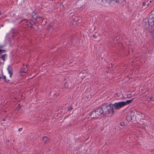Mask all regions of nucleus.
<instances>
[{
    "label": "nucleus",
    "instance_id": "nucleus-1",
    "mask_svg": "<svg viewBox=\"0 0 154 154\" xmlns=\"http://www.w3.org/2000/svg\"><path fill=\"white\" fill-rule=\"evenodd\" d=\"M133 100L134 99H132L131 100H128L125 101H122L115 103L112 104L115 109L118 110L131 103Z\"/></svg>",
    "mask_w": 154,
    "mask_h": 154
},
{
    "label": "nucleus",
    "instance_id": "nucleus-2",
    "mask_svg": "<svg viewBox=\"0 0 154 154\" xmlns=\"http://www.w3.org/2000/svg\"><path fill=\"white\" fill-rule=\"evenodd\" d=\"M103 112L102 108H99L95 111H92L89 113V116L92 119H96L99 118L100 116Z\"/></svg>",
    "mask_w": 154,
    "mask_h": 154
},
{
    "label": "nucleus",
    "instance_id": "nucleus-3",
    "mask_svg": "<svg viewBox=\"0 0 154 154\" xmlns=\"http://www.w3.org/2000/svg\"><path fill=\"white\" fill-rule=\"evenodd\" d=\"M144 20H146L145 19ZM149 26L154 27V10L152 11L149 17V19H146Z\"/></svg>",
    "mask_w": 154,
    "mask_h": 154
},
{
    "label": "nucleus",
    "instance_id": "nucleus-4",
    "mask_svg": "<svg viewBox=\"0 0 154 154\" xmlns=\"http://www.w3.org/2000/svg\"><path fill=\"white\" fill-rule=\"evenodd\" d=\"M32 20L34 23L36 25V23H38L43 21L42 18L37 17L35 12H33L32 13Z\"/></svg>",
    "mask_w": 154,
    "mask_h": 154
},
{
    "label": "nucleus",
    "instance_id": "nucleus-5",
    "mask_svg": "<svg viewBox=\"0 0 154 154\" xmlns=\"http://www.w3.org/2000/svg\"><path fill=\"white\" fill-rule=\"evenodd\" d=\"M106 108L108 114H110V116L113 114L114 112L113 108H114L112 104H110L106 106Z\"/></svg>",
    "mask_w": 154,
    "mask_h": 154
},
{
    "label": "nucleus",
    "instance_id": "nucleus-6",
    "mask_svg": "<svg viewBox=\"0 0 154 154\" xmlns=\"http://www.w3.org/2000/svg\"><path fill=\"white\" fill-rule=\"evenodd\" d=\"M134 112H131L130 115H128L126 117V119L128 121H130L132 119L134 115Z\"/></svg>",
    "mask_w": 154,
    "mask_h": 154
},
{
    "label": "nucleus",
    "instance_id": "nucleus-7",
    "mask_svg": "<svg viewBox=\"0 0 154 154\" xmlns=\"http://www.w3.org/2000/svg\"><path fill=\"white\" fill-rule=\"evenodd\" d=\"M28 70V69L27 67H26L25 69H23V70H22L20 72V74L21 76L24 75V74L26 73Z\"/></svg>",
    "mask_w": 154,
    "mask_h": 154
},
{
    "label": "nucleus",
    "instance_id": "nucleus-8",
    "mask_svg": "<svg viewBox=\"0 0 154 154\" xmlns=\"http://www.w3.org/2000/svg\"><path fill=\"white\" fill-rule=\"evenodd\" d=\"M42 141L45 144L47 143L49 141V139L47 137L44 136L42 139Z\"/></svg>",
    "mask_w": 154,
    "mask_h": 154
},
{
    "label": "nucleus",
    "instance_id": "nucleus-9",
    "mask_svg": "<svg viewBox=\"0 0 154 154\" xmlns=\"http://www.w3.org/2000/svg\"><path fill=\"white\" fill-rule=\"evenodd\" d=\"M3 79L4 81L5 82H7L9 81V80H7L6 79V77L5 75H2V76L0 77V79Z\"/></svg>",
    "mask_w": 154,
    "mask_h": 154
},
{
    "label": "nucleus",
    "instance_id": "nucleus-10",
    "mask_svg": "<svg viewBox=\"0 0 154 154\" xmlns=\"http://www.w3.org/2000/svg\"><path fill=\"white\" fill-rule=\"evenodd\" d=\"M25 22H26V24L27 25L31 27L32 26V25L31 24V22L29 20H25Z\"/></svg>",
    "mask_w": 154,
    "mask_h": 154
},
{
    "label": "nucleus",
    "instance_id": "nucleus-11",
    "mask_svg": "<svg viewBox=\"0 0 154 154\" xmlns=\"http://www.w3.org/2000/svg\"><path fill=\"white\" fill-rule=\"evenodd\" d=\"M6 56H7L6 54H4L3 55H2L1 56V57L0 58V59L2 60L3 61H4L5 60V57H6Z\"/></svg>",
    "mask_w": 154,
    "mask_h": 154
},
{
    "label": "nucleus",
    "instance_id": "nucleus-12",
    "mask_svg": "<svg viewBox=\"0 0 154 154\" xmlns=\"http://www.w3.org/2000/svg\"><path fill=\"white\" fill-rule=\"evenodd\" d=\"M119 1L117 0H110V2H112V3H113L114 4H115V3H118Z\"/></svg>",
    "mask_w": 154,
    "mask_h": 154
},
{
    "label": "nucleus",
    "instance_id": "nucleus-13",
    "mask_svg": "<svg viewBox=\"0 0 154 154\" xmlns=\"http://www.w3.org/2000/svg\"><path fill=\"white\" fill-rule=\"evenodd\" d=\"M127 96L128 98H129L131 97V94H127Z\"/></svg>",
    "mask_w": 154,
    "mask_h": 154
},
{
    "label": "nucleus",
    "instance_id": "nucleus-14",
    "mask_svg": "<svg viewBox=\"0 0 154 154\" xmlns=\"http://www.w3.org/2000/svg\"><path fill=\"white\" fill-rule=\"evenodd\" d=\"M120 125L122 126H123L125 125V124L124 122H122L120 123Z\"/></svg>",
    "mask_w": 154,
    "mask_h": 154
},
{
    "label": "nucleus",
    "instance_id": "nucleus-15",
    "mask_svg": "<svg viewBox=\"0 0 154 154\" xmlns=\"http://www.w3.org/2000/svg\"><path fill=\"white\" fill-rule=\"evenodd\" d=\"M9 73V76L10 78L11 77V75H12V73L11 72H10L9 71H8Z\"/></svg>",
    "mask_w": 154,
    "mask_h": 154
},
{
    "label": "nucleus",
    "instance_id": "nucleus-16",
    "mask_svg": "<svg viewBox=\"0 0 154 154\" xmlns=\"http://www.w3.org/2000/svg\"><path fill=\"white\" fill-rule=\"evenodd\" d=\"M143 6H145L146 5V3L144 2H143Z\"/></svg>",
    "mask_w": 154,
    "mask_h": 154
},
{
    "label": "nucleus",
    "instance_id": "nucleus-17",
    "mask_svg": "<svg viewBox=\"0 0 154 154\" xmlns=\"http://www.w3.org/2000/svg\"><path fill=\"white\" fill-rule=\"evenodd\" d=\"M65 86L66 88L68 87V85L67 83L65 84Z\"/></svg>",
    "mask_w": 154,
    "mask_h": 154
},
{
    "label": "nucleus",
    "instance_id": "nucleus-18",
    "mask_svg": "<svg viewBox=\"0 0 154 154\" xmlns=\"http://www.w3.org/2000/svg\"><path fill=\"white\" fill-rule=\"evenodd\" d=\"M22 130V128H20L19 129H18V131H21Z\"/></svg>",
    "mask_w": 154,
    "mask_h": 154
},
{
    "label": "nucleus",
    "instance_id": "nucleus-19",
    "mask_svg": "<svg viewBox=\"0 0 154 154\" xmlns=\"http://www.w3.org/2000/svg\"><path fill=\"white\" fill-rule=\"evenodd\" d=\"M69 110H72V107H70L69 108Z\"/></svg>",
    "mask_w": 154,
    "mask_h": 154
},
{
    "label": "nucleus",
    "instance_id": "nucleus-20",
    "mask_svg": "<svg viewBox=\"0 0 154 154\" xmlns=\"http://www.w3.org/2000/svg\"><path fill=\"white\" fill-rule=\"evenodd\" d=\"M152 97H151L149 98L150 101L151 100H152Z\"/></svg>",
    "mask_w": 154,
    "mask_h": 154
},
{
    "label": "nucleus",
    "instance_id": "nucleus-21",
    "mask_svg": "<svg viewBox=\"0 0 154 154\" xmlns=\"http://www.w3.org/2000/svg\"><path fill=\"white\" fill-rule=\"evenodd\" d=\"M14 100H16V99H17L16 98V97H14Z\"/></svg>",
    "mask_w": 154,
    "mask_h": 154
},
{
    "label": "nucleus",
    "instance_id": "nucleus-22",
    "mask_svg": "<svg viewBox=\"0 0 154 154\" xmlns=\"http://www.w3.org/2000/svg\"><path fill=\"white\" fill-rule=\"evenodd\" d=\"M116 94V95H118V93H116V94Z\"/></svg>",
    "mask_w": 154,
    "mask_h": 154
},
{
    "label": "nucleus",
    "instance_id": "nucleus-23",
    "mask_svg": "<svg viewBox=\"0 0 154 154\" xmlns=\"http://www.w3.org/2000/svg\"><path fill=\"white\" fill-rule=\"evenodd\" d=\"M18 105L19 107H20V104H19Z\"/></svg>",
    "mask_w": 154,
    "mask_h": 154
},
{
    "label": "nucleus",
    "instance_id": "nucleus-24",
    "mask_svg": "<svg viewBox=\"0 0 154 154\" xmlns=\"http://www.w3.org/2000/svg\"><path fill=\"white\" fill-rule=\"evenodd\" d=\"M2 51V50H1L0 49V52Z\"/></svg>",
    "mask_w": 154,
    "mask_h": 154
},
{
    "label": "nucleus",
    "instance_id": "nucleus-25",
    "mask_svg": "<svg viewBox=\"0 0 154 154\" xmlns=\"http://www.w3.org/2000/svg\"><path fill=\"white\" fill-rule=\"evenodd\" d=\"M149 2H151V0L150 1H149Z\"/></svg>",
    "mask_w": 154,
    "mask_h": 154
}]
</instances>
